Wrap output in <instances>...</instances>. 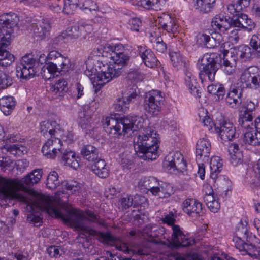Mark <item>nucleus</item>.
Segmentation results:
<instances>
[{
    "label": "nucleus",
    "instance_id": "f257e3e1",
    "mask_svg": "<svg viewBox=\"0 0 260 260\" xmlns=\"http://www.w3.org/2000/svg\"><path fill=\"white\" fill-rule=\"evenodd\" d=\"M68 196L62 191H58L54 197H50L41 193H35L28 198L27 210V220L36 226L41 225L42 218L39 210L46 211L51 217L61 219L66 224L75 228L78 231L79 239L88 240V237L94 236L100 242L115 246L116 248L123 252L129 253L131 251L137 254V250L132 249L122 239L114 237L109 233L98 232L87 226L85 221L86 220L104 224V220L99 219V216L91 211L83 212L77 208L73 207L66 203L63 198L67 199ZM80 242H84L79 240Z\"/></svg>",
    "mask_w": 260,
    "mask_h": 260
},
{
    "label": "nucleus",
    "instance_id": "f03ea898",
    "mask_svg": "<svg viewBox=\"0 0 260 260\" xmlns=\"http://www.w3.org/2000/svg\"><path fill=\"white\" fill-rule=\"evenodd\" d=\"M136 117H126L117 119L113 117H106L104 123L107 132L113 137L123 138L132 131L139 129L137 140L134 144L135 150L140 157L144 159H155L157 156L159 136L152 127L143 128L137 122Z\"/></svg>",
    "mask_w": 260,
    "mask_h": 260
},
{
    "label": "nucleus",
    "instance_id": "7ed1b4c3",
    "mask_svg": "<svg viewBox=\"0 0 260 260\" xmlns=\"http://www.w3.org/2000/svg\"><path fill=\"white\" fill-rule=\"evenodd\" d=\"M114 46L108 44L99 45L93 50V54L101 56V60H97L96 64L92 59L86 61L85 74L90 78L95 92L112 79L120 76L122 68L128 60L126 54L116 52Z\"/></svg>",
    "mask_w": 260,
    "mask_h": 260
},
{
    "label": "nucleus",
    "instance_id": "20e7f679",
    "mask_svg": "<svg viewBox=\"0 0 260 260\" xmlns=\"http://www.w3.org/2000/svg\"><path fill=\"white\" fill-rule=\"evenodd\" d=\"M114 46L108 44L99 45L93 50V54L101 56V60H97L96 64L92 59L86 61L85 74L90 78L95 92L112 79L120 76L122 68L128 60L126 54L116 52Z\"/></svg>",
    "mask_w": 260,
    "mask_h": 260
},
{
    "label": "nucleus",
    "instance_id": "39448f33",
    "mask_svg": "<svg viewBox=\"0 0 260 260\" xmlns=\"http://www.w3.org/2000/svg\"><path fill=\"white\" fill-rule=\"evenodd\" d=\"M43 171L37 169L34 170L24 178H8L0 176V197L3 198L16 199L22 202H28V198L20 190L25 189L24 184L31 186L38 183L42 177Z\"/></svg>",
    "mask_w": 260,
    "mask_h": 260
},
{
    "label": "nucleus",
    "instance_id": "423d86ee",
    "mask_svg": "<svg viewBox=\"0 0 260 260\" xmlns=\"http://www.w3.org/2000/svg\"><path fill=\"white\" fill-rule=\"evenodd\" d=\"M18 18L15 13L0 16V65L8 66L14 61L13 54L6 50L10 44L13 28L16 26Z\"/></svg>",
    "mask_w": 260,
    "mask_h": 260
},
{
    "label": "nucleus",
    "instance_id": "0eeeda50",
    "mask_svg": "<svg viewBox=\"0 0 260 260\" xmlns=\"http://www.w3.org/2000/svg\"><path fill=\"white\" fill-rule=\"evenodd\" d=\"M74 141V135L71 131H66L62 136H51L44 144L42 152L47 158L54 159L61 154L65 149L63 142L71 144Z\"/></svg>",
    "mask_w": 260,
    "mask_h": 260
},
{
    "label": "nucleus",
    "instance_id": "6e6552de",
    "mask_svg": "<svg viewBox=\"0 0 260 260\" xmlns=\"http://www.w3.org/2000/svg\"><path fill=\"white\" fill-rule=\"evenodd\" d=\"M48 62V56L41 53L37 59V62L30 55H25L21 59L20 64L17 67V76L21 78L29 79L34 76L37 72L36 64H43Z\"/></svg>",
    "mask_w": 260,
    "mask_h": 260
},
{
    "label": "nucleus",
    "instance_id": "1a4fd4ad",
    "mask_svg": "<svg viewBox=\"0 0 260 260\" xmlns=\"http://www.w3.org/2000/svg\"><path fill=\"white\" fill-rule=\"evenodd\" d=\"M162 221L168 225H171L173 233L171 237V243L174 247H187L194 244V240L186 236L181 230L179 226L174 224L175 221L174 215L172 212L165 215Z\"/></svg>",
    "mask_w": 260,
    "mask_h": 260
},
{
    "label": "nucleus",
    "instance_id": "9d476101",
    "mask_svg": "<svg viewBox=\"0 0 260 260\" xmlns=\"http://www.w3.org/2000/svg\"><path fill=\"white\" fill-rule=\"evenodd\" d=\"M198 65L200 68L203 67L199 73V78L202 83L214 80L217 68L213 58L208 54H205L198 59Z\"/></svg>",
    "mask_w": 260,
    "mask_h": 260
},
{
    "label": "nucleus",
    "instance_id": "9b49d317",
    "mask_svg": "<svg viewBox=\"0 0 260 260\" xmlns=\"http://www.w3.org/2000/svg\"><path fill=\"white\" fill-rule=\"evenodd\" d=\"M164 94L159 90H152L146 93L144 99V108L150 115L156 116L161 110Z\"/></svg>",
    "mask_w": 260,
    "mask_h": 260
},
{
    "label": "nucleus",
    "instance_id": "f8f14e48",
    "mask_svg": "<svg viewBox=\"0 0 260 260\" xmlns=\"http://www.w3.org/2000/svg\"><path fill=\"white\" fill-rule=\"evenodd\" d=\"M240 82L246 88L258 90L260 89V69L255 66L244 70L240 76Z\"/></svg>",
    "mask_w": 260,
    "mask_h": 260
},
{
    "label": "nucleus",
    "instance_id": "ddd939ff",
    "mask_svg": "<svg viewBox=\"0 0 260 260\" xmlns=\"http://www.w3.org/2000/svg\"><path fill=\"white\" fill-rule=\"evenodd\" d=\"M92 30V26L82 20L74 23L66 30V35L72 40L85 39Z\"/></svg>",
    "mask_w": 260,
    "mask_h": 260
},
{
    "label": "nucleus",
    "instance_id": "4468645a",
    "mask_svg": "<svg viewBox=\"0 0 260 260\" xmlns=\"http://www.w3.org/2000/svg\"><path fill=\"white\" fill-rule=\"evenodd\" d=\"M57 119H51L41 122L40 129L44 135H49L51 136H62L66 133L59 123Z\"/></svg>",
    "mask_w": 260,
    "mask_h": 260
},
{
    "label": "nucleus",
    "instance_id": "2eb2a0df",
    "mask_svg": "<svg viewBox=\"0 0 260 260\" xmlns=\"http://www.w3.org/2000/svg\"><path fill=\"white\" fill-rule=\"evenodd\" d=\"M182 208L185 213L192 217H199L203 214L202 203L195 199L185 200L182 203Z\"/></svg>",
    "mask_w": 260,
    "mask_h": 260
},
{
    "label": "nucleus",
    "instance_id": "dca6fc26",
    "mask_svg": "<svg viewBox=\"0 0 260 260\" xmlns=\"http://www.w3.org/2000/svg\"><path fill=\"white\" fill-rule=\"evenodd\" d=\"M148 191H150L153 195L158 196L160 198H167L173 193V188L170 185L160 182L153 177Z\"/></svg>",
    "mask_w": 260,
    "mask_h": 260
},
{
    "label": "nucleus",
    "instance_id": "f3484780",
    "mask_svg": "<svg viewBox=\"0 0 260 260\" xmlns=\"http://www.w3.org/2000/svg\"><path fill=\"white\" fill-rule=\"evenodd\" d=\"M164 164L173 171L177 170L182 171L186 167L182 154L178 151L170 153L165 157Z\"/></svg>",
    "mask_w": 260,
    "mask_h": 260
},
{
    "label": "nucleus",
    "instance_id": "a211bd4d",
    "mask_svg": "<svg viewBox=\"0 0 260 260\" xmlns=\"http://www.w3.org/2000/svg\"><path fill=\"white\" fill-rule=\"evenodd\" d=\"M211 149V144L206 137L199 139L196 144V154L197 159L203 162L208 160Z\"/></svg>",
    "mask_w": 260,
    "mask_h": 260
},
{
    "label": "nucleus",
    "instance_id": "6ab92c4d",
    "mask_svg": "<svg viewBox=\"0 0 260 260\" xmlns=\"http://www.w3.org/2000/svg\"><path fill=\"white\" fill-rule=\"evenodd\" d=\"M156 21L159 26V28L165 30L168 33L173 34L174 36H175V34L178 31L179 29L176 19L171 17L169 15L163 14L158 17Z\"/></svg>",
    "mask_w": 260,
    "mask_h": 260
},
{
    "label": "nucleus",
    "instance_id": "aec40b11",
    "mask_svg": "<svg viewBox=\"0 0 260 260\" xmlns=\"http://www.w3.org/2000/svg\"><path fill=\"white\" fill-rule=\"evenodd\" d=\"M215 131L224 141H230L235 136V127L230 121H224L220 126H215Z\"/></svg>",
    "mask_w": 260,
    "mask_h": 260
},
{
    "label": "nucleus",
    "instance_id": "412c9836",
    "mask_svg": "<svg viewBox=\"0 0 260 260\" xmlns=\"http://www.w3.org/2000/svg\"><path fill=\"white\" fill-rule=\"evenodd\" d=\"M140 55L144 64L150 68L156 66L157 59L152 51L147 49L145 46L138 47Z\"/></svg>",
    "mask_w": 260,
    "mask_h": 260
},
{
    "label": "nucleus",
    "instance_id": "4be33fe9",
    "mask_svg": "<svg viewBox=\"0 0 260 260\" xmlns=\"http://www.w3.org/2000/svg\"><path fill=\"white\" fill-rule=\"evenodd\" d=\"M233 19L227 18L223 15H216L211 22V25L215 30H219L225 32L228 31L230 26L233 25Z\"/></svg>",
    "mask_w": 260,
    "mask_h": 260
},
{
    "label": "nucleus",
    "instance_id": "5701e85b",
    "mask_svg": "<svg viewBox=\"0 0 260 260\" xmlns=\"http://www.w3.org/2000/svg\"><path fill=\"white\" fill-rule=\"evenodd\" d=\"M232 24L234 27H241L248 31H251L255 27L254 23L244 14H239L236 17L233 18Z\"/></svg>",
    "mask_w": 260,
    "mask_h": 260
},
{
    "label": "nucleus",
    "instance_id": "b1692460",
    "mask_svg": "<svg viewBox=\"0 0 260 260\" xmlns=\"http://www.w3.org/2000/svg\"><path fill=\"white\" fill-rule=\"evenodd\" d=\"M243 141L246 144L260 146V132L253 127L243 132Z\"/></svg>",
    "mask_w": 260,
    "mask_h": 260
},
{
    "label": "nucleus",
    "instance_id": "393cba45",
    "mask_svg": "<svg viewBox=\"0 0 260 260\" xmlns=\"http://www.w3.org/2000/svg\"><path fill=\"white\" fill-rule=\"evenodd\" d=\"M61 155L62 159L66 165L74 169H77L79 167L80 159L76 155L74 152L65 149Z\"/></svg>",
    "mask_w": 260,
    "mask_h": 260
},
{
    "label": "nucleus",
    "instance_id": "a878e982",
    "mask_svg": "<svg viewBox=\"0 0 260 260\" xmlns=\"http://www.w3.org/2000/svg\"><path fill=\"white\" fill-rule=\"evenodd\" d=\"M92 171L98 176L102 178H105L109 175V169L106 162L100 158L91 166Z\"/></svg>",
    "mask_w": 260,
    "mask_h": 260
},
{
    "label": "nucleus",
    "instance_id": "bb28decb",
    "mask_svg": "<svg viewBox=\"0 0 260 260\" xmlns=\"http://www.w3.org/2000/svg\"><path fill=\"white\" fill-rule=\"evenodd\" d=\"M81 154L88 161L94 162L100 158L99 150L91 145L83 146L81 150Z\"/></svg>",
    "mask_w": 260,
    "mask_h": 260
},
{
    "label": "nucleus",
    "instance_id": "cd10ccee",
    "mask_svg": "<svg viewBox=\"0 0 260 260\" xmlns=\"http://www.w3.org/2000/svg\"><path fill=\"white\" fill-rule=\"evenodd\" d=\"M252 113L246 110H240L239 114V124L244 129L243 132L254 127Z\"/></svg>",
    "mask_w": 260,
    "mask_h": 260
},
{
    "label": "nucleus",
    "instance_id": "c85d7f7f",
    "mask_svg": "<svg viewBox=\"0 0 260 260\" xmlns=\"http://www.w3.org/2000/svg\"><path fill=\"white\" fill-rule=\"evenodd\" d=\"M50 26L48 22L43 21L39 25L33 26L34 37L36 40H41L48 35Z\"/></svg>",
    "mask_w": 260,
    "mask_h": 260
},
{
    "label": "nucleus",
    "instance_id": "c756f323",
    "mask_svg": "<svg viewBox=\"0 0 260 260\" xmlns=\"http://www.w3.org/2000/svg\"><path fill=\"white\" fill-rule=\"evenodd\" d=\"M226 103L232 108H236L242 102L241 92L240 89L233 88L226 97Z\"/></svg>",
    "mask_w": 260,
    "mask_h": 260
},
{
    "label": "nucleus",
    "instance_id": "7c9ffc66",
    "mask_svg": "<svg viewBox=\"0 0 260 260\" xmlns=\"http://www.w3.org/2000/svg\"><path fill=\"white\" fill-rule=\"evenodd\" d=\"M16 105L14 98L11 96H4L0 99V109L5 115H10Z\"/></svg>",
    "mask_w": 260,
    "mask_h": 260
},
{
    "label": "nucleus",
    "instance_id": "2f4dec72",
    "mask_svg": "<svg viewBox=\"0 0 260 260\" xmlns=\"http://www.w3.org/2000/svg\"><path fill=\"white\" fill-rule=\"evenodd\" d=\"M185 82L191 94L196 97H200L199 90L197 88V82L192 73L186 71L185 72Z\"/></svg>",
    "mask_w": 260,
    "mask_h": 260
},
{
    "label": "nucleus",
    "instance_id": "473e14b6",
    "mask_svg": "<svg viewBox=\"0 0 260 260\" xmlns=\"http://www.w3.org/2000/svg\"><path fill=\"white\" fill-rule=\"evenodd\" d=\"M57 73H60L56 63L49 62L44 66L41 70V74L45 80L54 78Z\"/></svg>",
    "mask_w": 260,
    "mask_h": 260
},
{
    "label": "nucleus",
    "instance_id": "72a5a7b5",
    "mask_svg": "<svg viewBox=\"0 0 260 260\" xmlns=\"http://www.w3.org/2000/svg\"><path fill=\"white\" fill-rule=\"evenodd\" d=\"M4 148L14 155L20 156L27 152V147L22 142L13 144H7L4 146Z\"/></svg>",
    "mask_w": 260,
    "mask_h": 260
},
{
    "label": "nucleus",
    "instance_id": "f704fd0d",
    "mask_svg": "<svg viewBox=\"0 0 260 260\" xmlns=\"http://www.w3.org/2000/svg\"><path fill=\"white\" fill-rule=\"evenodd\" d=\"M223 163L221 159L218 156H214L210 159V168L211 170L210 177L213 179L217 177V173L220 172L222 168Z\"/></svg>",
    "mask_w": 260,
    "mask_h": 260
},
{
    "label": "nucleus",
    "instance_id": "c9c22d12",
    "mask_svg": "<svg viewBox=\"0 0 260 260\" xmlns=\"http://www.w3.org/2000/svg\"><path fill=\"white\" fill-rule=\"evenodd\" d=\"M198 116L202 123L209 130L212 129L213 128L215 129V126H217L216 124H215L210 117L207 110L204 108L199 109Z\"/></svg>",
    "mask_w": 260,
    "mask_h": 260
},
{
    "label": "nucleus",
    "instance_id": "e433bc0d",
    "mask_svg": "<svg viewBox=\"0 0 260 260\" xmlns=\"http://www.w3.org/2000/svg\"><path fill=\"white\" fill-rule=\"evenodd\" d=\"M194 1L195 9L201 13H205L211 10L216 0H194Z\"/></svg>",
    "mask_w": 260,
    "mask_h": 260
},
{
    "label": "nucleus",
    "instance_id": "4c0bfd02",
    "mask_svg": "<svg viewBox=\"0 0 260 260\" xmlns=\"http://www.w3.org/2000/svg\"><path fill=\"white\" fill-rule=\"evenodd\" d=\"M236 60L232 56H224L223 58L222 68L227 75H231L235 71Z\"/></svg>",
    "mask_w": 260,
    "mask_h": 260
},
{
    "label": "nucleus",
    "instance_id": "58836bf2",
    "mask_svg": "<svg viewBox=\"0 0 260 260\" xmlns=\"http://www.w3.org/2000/svg\"><path fill=\"white\" fill-rule=\"evenodd\" d=\"M204 201L209 209V210L214 213L217 212L220 208V204L215 195H210L204 196Z\"/></svg>",
    "mask_w": 260,
    "mask_h": 260
},
{
    "label": "nucleus",
    "instance_id": "ea45409f",
    "mask_svg": "<svg viewBox=\"0 0 260 260\" xmlns=\"http://www.w3.org/2000/svg\"><path fill=\"white\" fill-rule=\"evenodd\" d=\"M207 90L209 93L216 96V99L218 100L222 99L225 94L224 88L220 84L209 85Z\"/></svg>",
    "mask_w": 260,
    "mask_h": 260
},
{
    "label": "nucleus",
    "instance_id": "a19ab883",
    "mask_svg": "<svg viewBox=\"0 0 260 260\" xmlns=\"http://www.w3.org/2000/svg\"><path fill=\"white\" fill-rule=\"evenodd\" d=\"M250 181L254 186H260V159L253 166Z\"/></svg>",
    "mask_w": 260,
    "mask_h": 260
},
{
    "label": "nucleus",
    "instance_id": "79ce46f5",
    "mask_svg": "<svg viewBox=\"0 0 260 260\" xmlns=\"http://www.w3.org/2000/svg\"><path fill=\"white\" fill-rule=\"evenodd\" d=\"M67 83L63 79L57 80L54 84H52L50 90L53 93L61 96L67 89Z\"/></svg>",
    "mask_w": 260,
    "mask_h": 260
},
{
    "label": "nucleus",
    "instance_id": "37998d69",
    "mask_svg": "<svg viewBox=\"0 0 260 260\" xmlns=\"http://www.w3.org/2000/svg\"><path fill=\"white\" fill-rule=\"evenodd\" d=\"M235 53L237 57L244 60L250 58L252 56L251 48L245 45H240L235 49Z\"/></svg>",
    "mask_w": 260,
    "mask_h": 260
},
{
    "label": "nucleus",
    "instance_id": "c03bdc74",
    "mask_svg": "<svg viewBox=\"0 0 260 260\" xmlns=\"http://www.w3.org/2000/svg\"><path fill=\"white\" fill-rule=\"evenodd\" d=\"M250 233L249 231L248 221L246 219H242L238 224L236 235L242 236L243 239H245Z\"/></svg>",
    "mask_w": 260,
    "mask_h": 260
},
{
    "label": "nucleus",
    "instance_id": "a18cd8bd",
    "mask_svg": "<svg viewBox=\"0 0 260 260\" xmlns=\"http://www.w3.org/2000/svg\"><path fill=\"white\" fill-rule=\"evenodd\" d=\"M170 57L174 67L179 69L184 66L183 57L179 52H172L170 53Z\"/></svg>",
    "mask_w": 260,
    "mask_h": 260
},
{
    "label": "nucleus",
    "instance_id": "49530a36",
    "mask_svg": "<svg viewBox=\"0 0 260 260\" xmlns=\"http://www.w3.org/2000/svg\"><path fill=\"white\" fill-rule=\"evenodd\" d=\"M122 94L126 99V100L131 102L139 97V90L137 87L133 86L123 90L122 91Z\"/></svg>",
    "mask_w": 260,
    "mask_h": 260
},
{
    "label": "nucleus",
    "instance_id": "de8ad7c7",
    "mask_svg": "<svg viewBox=\"0 0 260 260\" xmlns=\"http://www.w3.org/2000/svg\"><path fill=\"white\" fill-rule=\"evenodd\" d=\"M55 63L57 64V68L60 73L61 72H68L72 67L70 59L62 55L59 58Z\"/></svg>",
    "mask_w": 260,
    "mask_h": 260
},
{
    "label": "nucleus",
    "instance_id": "09e8293b",
    "mask_svg": "<svg viewBox=\"0 0 260 260\" xmlns=\"http://www.w3.org/2000/svg\"><path fill=\"white\" fill-rule=\"evenodd\" d=\"M60 184L58 180V176L55 171L51 172L47 178V186L50 189L56 188Z\"/></svg>",
    "mask_w": 260,
    "mask_h": 260
},
{
    "label": "nucleus",
    "instance_id": "8fccbe9b",
    "mask_svg": "<svg viewBox=\"0 0 260 260\" xmlns=\"http://www.w3.org/2000/svg\"><path fill=\"white\" fill-rule=\"evenodd\" d=\"M137 5L146 9L159 10L160 9L159 0H138Z\"/></svg>",
    "mask_w": 260,
    "mask_h": 260
},
{
    "label": "nucleus",
    "instance_id": "3c124183",
    "mask_svg": "<svg viewBox=\"0 0 260 260\" xmlns=\"http://www.w3.org/2000/svg\"><path fill=\"white\" fill-rule=\"evenodd\" d=\"M130 102L122 95L117 100L115 108L118 111L125 112L129 108Z\"/></svg>",
    "mask_w": 260,
    "mask_h": 260
},
{
    "label": "nucleus",
    "instance_id": "603ef678",
    "mask_svg": "<svg viewBox=\"0 0 260 260\" xmlns=\"http://www.w3.org/2000/svg\"><path fill=\"white\" fill-rule=\"evenodd\" d=\"M222 41L223 38L220 34L216 32L212 33L211 37H210V42L208 45V48L217 47L222 43Z\"/></svg>",
    "mask_w": 260,
    "mask_h": 260
},
{
    "label": "nucleus",
    "instance_id": "864d4df0",
    "mask_svg": "<svg viewBox=\"0 0 260 260\" xmlns=\"http://www.w3.org/2000/svg\"><path fill=\"white\" fill-rule=\"evenodd\" d=\"M258 247L251 244L250 243H246L245 249L243 251H245L247 254L251 255L253 258H258L260 250Z\"/></svg>",
    "mask_w": 260,
    "mask_h": 260
},
{
    "label": "nucleus",
    "instance_id": "5fc2aeb1",
    "mask_svg": "<svg viewBox=\"0 0 260 260\" xmlns=\"http://www.w3.org/2000/svg\"><path fill=\"white\" fill-rule=\"evenodd\" d=\"M153 177H154L148 176L141 178L138 182V187L144 191L148 190Z\"/></svg>",
    "mask_w": 260,
    "mask_h": 260
},
{
    "label": "nucleus",
    "instance_id": "6e6d98bb",
    "mask_svg": "<svg viewBox=\"0 0 260 260\" xmlns=\"http://www.w3.org/2000/svg\"><path fill=\"white\" fill-rule=\"evenodd\" d=\"M235 27L232 25L229 30L225 32L228 35V39L232 43H237L239 39L238 30Z\"/></svg>",
    "mask_w": 260,
    "mask_h": 260
},
{
    "label": "nucleus",
    "instance_id": "4d7b16f0",
    "mask_svg": "<svg viewBox=\"0 0 260 260\" xmlns=\"http://www.w3.org/2000/svg\"><path fill=\"white\" fill-rule=\"evenodd\" d=\"M82 185L78 182L76 181H69L66 183L65 188L66 189L70 191L71 193H74L76 192H80L81 189Z\"/></svg>",
    "mask_w": 260,
    "mask_h": 260
},
{
    "label": "nucleus",
    "instance_id": "13d9d810",
    "mask_svg": "<svg viewBox=\"0 0 260 260\" xmlns=\"http://www.w3.org/2000/svg\"><path fill=\"white\" fill-rule=\"evenodd\" d=\"M127 78L134 82H138L143 80L144 75L139 70H134L128 73Z\"/></svg>",
    "mask_w": 260,
    "mask_h": 260
},
{
    "label": "nucleus",
    "instance_id": "bf43d9fd",
    "mask_svg": "<svg viewBox=\"0 0 260 260\" xmlns=\"http://www.w3.org/2000/svg\"><path fill=\"white\" fill-rule=\"evenodd\" d=\"M48 5L49 8L56 12H60L61 10L63 0H49Z\"/></svg>",
    "mask_w": 260,
    "mask_h": 260
},
{
    "label": "nucleus",
    "instance_id": "052dcab7",
    "mask_svg": "<svg viewBox=\"0 0 260 260\" xmlns=\"http://www.w3.org/2000/svg\"><path fill=\"white\" fill-rule=\"evenodd\" d=\"M196 41L199 45L208 48L210 42V36L205 34H199L196 37Z\"/></svg>",
    "mask_w": 260,
    "mask_h": 260
},
{
    "label": "nucleus",
    "instance_id": "680f3d73",
    "mask_svg": "<svg viewBox=\"0 0 260 260\" xmlns=\"http://www.w3.org/2000/svg\"><path fill=\"white\" fill-rule=\"evenodd\" d=\"M28 255L27 252L18 251L14 254H10L5 260H28Z\"/></svg>",
    "mask_w": 260,
    "mask_h": 260
},
{
    "label": "nucleus",
    "instance_id": "e2e57ef3",
    "mask_svg": "<svg viewBox=\"0 0 260 260\" xmlns=\"http://www.w3.org/2000/svg\"><path fill=\"white\" fill-rule=\"evenodd\" d=\"M0 87L6 88L12 84V80L7 74L2 72L0 73Z\"/></svg>",
    "mask_w": 260,
    "mask_h": 260
},
{
    "label": "nucleus",
    "instance_id": "0e129e2a",
    "mask_svg": "<svg viewBox=\"0 0 260 260\" xmlns=\"http://www.w3.org/2000/svg\"><path fill=\"white\" fill-rule=\"evenodd\" d=\"M63 4L64 6L62 11L67 14H72L77 8L76 5L70 0H63Z\"/></svg>",
    "mask_w": 260,
    "mask_h": 260
},
{
    "label": "nucleus",
    "instance_id": "69168bd1",
    "mask_svg": "<svg viewBox=\"0 0 260 260\" xmlns=\"http://www.w3.org/2000/svg\"><path fill=\"white\" fill-rule=\"evenodd\" d=\"M251 46L260 56V35H254L252 36L250 42Z\"/></svg>",
    "mask_w": 260,
    "mask_h": 260
},
{
    "label": "nucleus",
    "instance_id": "338daca9",
    "mask_svg": "<svg viewBox=\"0 0 260 260\" xmlns=\"http://www.w3.org/2000/svg\"><path fill=\"white\" fill-rule=\"evenodd\" d=\"M243 238L242 236L236 235L233 239V242L234 244L235 247L239 249L240 251H243L245 249V244Z\"/></svg>",
    "mask_w": 260,
    "mask_h": 260
},
{
    "label": "nucleus",
    "instance_id": "774afa93",
    "mask_svg": "<svg viewBox=\"0 0 260 260\" xmlns=\"http://www.w3.org/2000/svg\"><path fill=\"white\" fill-rule=\"evenodd\" d=\"M160 28L159 27L158 28H155L150 32L149 39L151 43L162 40L160 36Z\"/></svg>",
    "mask_w": 260,
    "mask_h": 260
}]
</instances>
